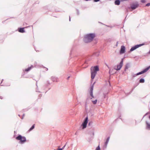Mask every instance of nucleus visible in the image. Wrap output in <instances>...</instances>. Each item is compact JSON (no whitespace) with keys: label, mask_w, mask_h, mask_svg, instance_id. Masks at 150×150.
<instances>
[{"label":"nucleus","mask_w":150,"mask_h":150,"mask_svg":"<svg viewBox=\"0 0 150 150\" xmlns=\"http://www.w3.org/2000/svg\"><path fill=\"white\" fill-rule=\"evenodd\" d=\"M95 37L94 33H90L85 36L83 38V41L85 43H88L91 42Z\"/></svg>","instance_id":"obj_1"},{"label":"nucleus","mask_w":150,"mask_h":150,"mask_svg":"<svg viewBox=\"0 0 150 150\" xmlns=\"http://www.w3.org/2000/svg\"><path fill=\"white\" fill-rule=\"evenodd\" d=\"M99 70L98 66H96L93 67H92L91 69V78L93 81L94 78L98 71Z\"/></svg>","instance_id":"obj_2"},{"label":"nucleus","mask_w":150,"mask_h":150,"mask_svg":"<svg viewBox=\"0 0 150 150\" xmlns=\"http://www.w3.org/2000/svg\"><path fill=\"white\" fill-rule=\"evenodd\" d=\"M16 139L18 140H20V142L21 144L23 143L26 141L25 137H22L20 135L16 137Z\"/></svg>","instance_id":"obj_3"},{"label":"nucleus","mask_w":150,"mask_h":150,"mask_svg":"<svg viewBox=\"0 0 150 150\" xmlns=\"http://www.w3.org/2000/svg\"><path fill=\"white\" fill-rule=\"evenodd\" d=\"M123 59H122L120 64L117 65V68H115V69L117 71L120 70L123 66Z\"/></svg>","instance_id":"obj_4"},{"label":"nucleus","mask_w":150,"mask_h":150,"mask_svg":"<svg viewBox=\"0 0 150 150\" xmlns=\"http://www.w3.org/2000/svg\"><path fill=\"white\" fill-rule=\"evenodd\" d=\"M88 117H87L85 119L83 122L82 124L83 129L86 128V127L87 124L88 122Z\"/></svg>","instance_id":"obj_5"},{"label":"nucleus","mask_w":150,"mask_h":150,"mask_svg":"<svg viewBox=\"0 0 150 150\" xmlns=\"http://www.w3.org/2000/svg\"><path fill=\"white\" fill-rule=\"evenodd\" d=\"M143 45H144L143 44H140L135 45L133 46V47H132L131 48V49H130V51L132 52V51L134 50H135L137 48H138L139 47H141V46H142Z\"/></svg>","instance_id":"obj_6"},{"label":"nucleus","mask_w":150,"mask_h":150,"mask_svg":"<svg viewBox=\"0 0 150 150\" xmlns=\"http://www.w3.org/2000/svg\"><path fill=\"white\" fill-rule=\"evenodd\" d=\"M150 68V66L144 69L142 71L139 72L137 74V75H139L142 74L146 72Z\"/></svg>","instance_id":"obj_7"},{"label":"nucleus","mask_w":150,"mask_h":150,"mask_svg":"<svg viewBox=\"0 0 150 150\" xmlns=\"http://www.w3.org/2000/svg\"><path fill=\"white\" fill-rule=\"evenodd\" d=\"M95 83V82H94L93 85L90 87V95L92 97V98H94L93 96V87H94V85Z\"/></svg>","instance_id":"obj_8"},{"label":"nucleus","mask_w":150,"mask_h":150,"mask_svg":"<svg viewBox=\"0 0 150 150\" xmlns=\"http://www.w3.org/2000/svg\"><path fill=\"white\" fill-rule=\"evenodd\" d=\"M125 47L124 46H122L121 47L120 52L121 54L124 53L125 51Z\"/></svg>","instance_id":"obj_9"},{"label":"nucleus","mask_w":150,"mask_h":150,"mask_svg":"<svg viewBox=\"0 0 150 150\" xmlns=\"http://www.w3.org/2000/svg\"><path fill=\"white\" fill-rule=\"evenodd\" d=\"M138 6V4H133L131 6V7L132 10H134L137 8Z\"/></svg>","instance_id":"obj_10"},{"label":"nucleus","mask_w":150,"mask_h":150,"mask_svg":"<svg viewBox=\"0 0 150 150\" xmlns=\"http://www.w3.org/2000/svg\"><path fill=\"white\" fill-rule=\"evenodd\" d=\"M51 80L53 82H57L58 81V79L54 76H52L51 77Z\"/></svg>","instance_id":"obj_11"},{"label":"nucleus","mask_w":150,"mask_h":150,"mask_svg":"<svg viewBox=\"0 0 150 150\" xmlns=\"http://www.w3.org/2000/svg\"><path fill=\"white\" fill-rule=\"evenodd\" d=\"M146 129L150 130V124L147 121H146Z\"/></svg>","instance_id":"obj_12"},{"label":"nucleus","mask_w":150,"mask_h":150,"mask_svg":"<svg viewBox=\"0 0 150 150\" xmlns=\"http://www.w3.org/2000/svg\"><path fill=\"white\" fill-rule=\"evenodd\" d=\"M130 67V64L129 63H127L126 64L125 68V71H126L127 69H128V68Z\"/></svg>","instance_id":"obj_13"},{"label":"nucleus","mask_w":150,"mask_h":150,"mask_svg":"<svg viewBox=\"0 0 150 150\" xmlns=\"http://www.w3.org/2000/svg\"><path fill=\"white\" fill-rule=\"evenodd\" d=\"M19 32L21 33H23L25 32V30H24V28H20L18 30Z\"/></svg>","instance_id":"obj_14"},{"label":"nucleus","mask_w":150,"mask_h":150,"mask_svg":"<svg viewBox=\"0 0 150 150\" xmlns=\"http://www.w3.org/2000/svg\"><path fill=\"white\" fill-rule=\"evenodd\" d=\"M110 139V137H108L107 138L106 142H105L104 146H105V147L107 146L108 144Z\"/></svg>","instance_id":"obj_15"},{"label":"nucleus","mask_w":150,"mask_h":150,"mask_svg":"<svg viewBox=\"0 0 150 150\" xmlns=\"http://www.w3.org/2000/svg\"><path fill=\"white\" fill-rule=\"evenodd\" d=\"M121 1L120 0H116L115 2V5H119L120 4Z\"/></svg>","instance_id":"obj_16"},{"label":"nucleus","mask_w":150,"mask_h":150,"mask_svg":"<svg viewBox=\"0 0 150 150\" xmlns=\"http://www.w3.org/2000/svg\"><path fill=\"white\" fill-rule=\"evenodd\" d=\"M33 67V66L31 65L30 67H28L27 69H25V71H29Z\"/></svg>","instance_id":"obj_17"},{"label":"nucleus","mask_w":150,"mask_h":150,"mask_svg":"<svg viewBox=\"0 0 150 150\" xmlns=\"http://www.w3.org/2000/svg\"><path fill=\"white\" fill-rule=\"evenodd\" d=\"M145 80L144 79H141L139 81V82L140 83H144V82Z\"/></svg>","instance_id":"obj_18"},{"label":"nucleus","mask_w":150,"mask_h":150,"mask_svg":"<svg viewBox=\"0 0 150 150\" xmlns=\"http://www.w3.org/2000/svg\"><path fill=\"white\" fill-rule=\"evenodd\" d=\"M35 127V124H34L29 129V131H30L33 130Z\"/></svg>","instance_id":"obj_19"},{"label":"nucleus","mask_w":150,"mask_h":150,"mask_svg":"<svg viewBox=\"0 0 150 150\" xmlns=\"http://www.w3.org/2000/svg\"><path fill=\"white\" fill-rule=\"evenodd\" d=\"M139 82H138L137 83H136L135 85L134 86V88H133L132 89V91L139 84Z\"/></svg>","instance_id":"obj_20"},{"label":"nucleus","mask_w":150,"mask_h":150,"mask_svg":"<svg viewBox=\"0 0 150 150\" xmlns=\"http://www.w3.org/2000/svg\"><path fill=\"white\" fill-rule=\"evenodd\" d=\"M92 101L93 104H96L97 103V100L96 99L95 100H92Z\"/></svg>","instance_id":"obj_21"},{"label":"nucleus","mask_w":150,"mask_h":150,"mask_svg":"<svg viewBox=\"0 0 150 150\" xmlns=\"http://www.w3.org/2000/svg\"><path fill=\"white\" fill-rule=\"evenodd\" d=\"M93 124V122H90L88 123V125L89 126H91Z\"/></svg>","instance_id":"obj_22"},{"label":"nucleus","mask_w":150,"mask_h":150,"mask_svg":"<svg viewBox=\"0 0 150 150\" xmlns=\"http://www.w3.org/2000/svg\"><path fill=\"white\" fill-rule=\"evenodd\" d=\"M96 150H100V148L99 146H98L96 149Z\"/></svg>","instance_id":"obj_23"},{"label":"nucleus","mask_w":150,"mask_h":150,"mask_svg":"<svg viewBox=\"0 0 150 150\" xmlns=\"http://www.w3.org/2000/svg\"><path fill=\"white\" fill-rule=\"evenodd\" d=\"M76 11H77V15H79V10L78 9H76Z\"/></svg>","instance_id":"obj_24"},{"label":"nucleus","mask_w":150,"mask_h":150,"mask_svg":"<svg viewBox=\"0 0 150 150\" xmlns=\"http://www.w3.org/2000/svg\"><path fill=\"white\" fill-rule=\"evenodd\" d=\"M146 2L145 0H141V2L142 3H145Z\"/></svg>","instance_id":"obj_25"},{"label":"nucleus","mask_w":150,"mask_h":150,"mask_svg":"<svg viewBox=\"0 0 150 150\" xmlns=\"http://www.w3.org/2000/svg\"><path fill=\"white\" fill-rule=\"evenodd\" d=\"M150 6V3H148L146 5V6Z\"/></svg>","instance_id":"obj_26"},{"label":"nucleus","mask_w":150,"mask_h":150,"mask_svg":"<svg viewBox=\"0 0 150 150\" xmlns=\"http://www.w3.org/2000/svg\"><path fill=\"white\" fill-rule=\"evenodd\" d=\"M87 102H86L85 103V106L86 108L87 107Z\"/></svg>","instance_id":"obj_27"},{"label":"nucleus","mask_w":150,"mask_h":150,"mask_svg":"<svg viewBox=\"0 0 150 150\" xmlns=\"http://www.w3.org/2000/svg\"><path fill=\"white\" fill-rule=\"evenodd\" d=\"M137 74H134L133 75V77H135V76H137Z\"/></svg>","instance_id":"obj_28"},{"label":"nucleus","mask_w":150,"mask_h":150,"mask_svg":"<svg viewBox=\"0 0 150 150\" xmlns=\"http://www.w3.org/2000/svg\"><path fill=\"white\" fill-rule=\"evenodd\" d=\"M95 2H97L99 1L100 0H93Z\"/></svg>","instance_id":"obj_29"},{"label":"nucleus","mask_w":150,"mask_h":150,"mask_svg":"<svg viewBox=\"0 0 150 150\" xmlns=\"http://www.w3.org/2000/svg\"><path fill=\"white\" fill-rule=\"evenodd\" d=\"M25 114H23V116H22V118H21V119H23V117H24V116H25Z\"/></svg>","instance_id":"obj_30"},{"label":"nucleus","mask_w":150,"mask_h":150,"mask_svg":"<svg viewBox=\"0 0 150 150\" xmlns=\"http://www.w3.org/2000/svg\"><path fill=\"white\" fill-rule=\"evenodd\" d=\"M121 1H128V0H120Z\"/></svg>","instance_id":"obj_31"},{"label":"nucleus","mask_w":150,"mask_h":150,"mask_svg":"<svg viewBox=\"0 0 150 150\" xmlns=\"http://www.w3.org/2000/svg\"><path fill=\"white\" fill-rule=\"evenodd\" d=\"M148 114V112H147L143 116L142 119L146 116V115L147 114Z\"/></svg>","instance_id":"obj_32"},{"label":"nucleus","mask_w":150,"mask_h":150,"mask_svg":"<svg viewBox=\"0 0 150 150\" xmlns=\"http://www.w3.org/2000/svg\"><path fill=\"white\" fill-rule=\"evenodd\" d=\"M65 146H66V144H65V145H64V146L62 147V148H61V149H62V150H63V149L64 148V147H65Z\"/></svg>","instance_id":"obj_33"},{"label":"nucleus","mask_w":150,"mask_h":150,"mask_svg":"<svg viewBox=\"0 0 150 150\" xmlns=\"http://www.w3.org/2000/svg\"><path fill=\"white\" fill-rule=\"evenodd\" d=\"M118 42L117 41V43H116V46H117V45H118Z\"/></svg>","instance_id":"obj_34"},{"label":"nucleus","mask_w":150,"mask_h":150,"mask_svg":"<svg viewBox=\"0 0 150 150\" xmlns=\"http://www.w3.org/2000/svg\"><path fill=\"white\" fill-rule=\"evenodd\" d=\"M57 150H62V149H60V148H59V149H58Z\"/></svg>","instance_id":"obj_35"},{"label":"nucleus","mask_w":150,"mask_h":150,"mask_svg":"<svg viewBox=\"0 0 150 150\" xmlns=\"http://www.w3.org/2000/svg\"><path fill=\"white\" fill-rule=\"evenodd\" d=\"M70 77V76H68L67 78V80H68L69 79V78Z\"/></svg>","instance_id":"obj_36"},{"label":"nucleus","mask_w":150,"mask_h":150,"mask_svg":"<svg viewBox=\"0 0 150 150\" xmlns=\"http://www.w3.org/2000/svg\"><path fill=\"white\" fill-rule=\"evenodd\" d=\"M47 82L49 84H50V83H49V81H47Z\"/></svg>","instance_id":"obj_37"},{"label":"nucleus","mask_w":150,"mask_h":150,"mask_svg":"<svg viewBox=\"0 0 150 150\" xmlns=\"http://www.w3.org/2000/svg\"><path fill=\"white\" fill-rule=\"evenodd\" d=\"M148 54H150V50L149 51L148 53Z\"/></svg>","instance_id":"obj_38"},{"label":"nucleus","mask_w":150,"mask_h":150,"mask_svg":"<svg viewBox=\"0 0 150 150\" xmlns=\"http://www.w3.org/2000/svg\"><path fill=\"white\" fill-rule=\"evenodd\" d=\"M69 21H71V18L70 16H69Z\"/></svg>","instance_id":"obj_39"},{"label":"nucleus","mask_w":150,"mask_h":150,"mask_svg":"<svg viewBox=\"0 0 150 150\" xmlns=\"http://www.w3.org/2000/svg\"><path fill=\"white\" fill-rule=\"evenodd\" d=\"M0 98L1 99H3V97H0Z\"/></svg>","instance_id":"obj_40"},{"label":"nucleus","mask_w":150,"mask_h":150,"mask_svg":"<svg viewBox=\"0 0 150 150\" xmlns=\"http://www.w3.org/2000/svg\"><path fill=\"white\" fill-rule=\"evenodd\" d=\"M3 79H2V81H1V83L2 82V81H3Z\"/></svg>","instance_id":"obj_41"},{"label":"nucleus","mask_w":150,"mask_h":150,"mask_svg":"<svg viewBox=\"0 0 150 150\" xmlns=\"http://www.w3.org/2000/svg\"><path fill=\"white\" fill-rule=\"evenodd\" d=\"M93 135H94V133L93 132Z\"/></svg>","instance_id":"obj_42"},{"label":"nucleus","mask_w":150,"mask_h":150,"mask_svg":"<svg viewBox=\"0 0 150 150\" xmlns=\"http://www.w3.org/2000/svg\"><path fill=\"white\" fill-rule=\"evenodd\" d=\"M149 119H150V115L149 116Z\"/></svg>","instance_id":"obj_43"},{"label":"nucleus","mask_w":150,"mask_h":150,"mask_svg":"<svg viewBox=\"0 0 150 150\" xmlns=\"http://www.w3.org/2000/svg\"><path fill=\"white\" fill-rule=\"evenodd\" d=\"M46 69H47L46 70H48V69L47 68H46Z\"/></svg>","instance_id":"obj_44"},{"label":"nucleus","mask_w":150,"mask_h":150,"mask_svg":"<svg viewBox=\"0 0 150 150\" xmlns=\"http://www.w3.org/2000/svg\"><path fill=\"white\" fill-rule=\"evenodd\" d=\"M18 116H19L20 117V115H18Z\"/></svg>","instance_id":"obj_45"}]
</instances>
